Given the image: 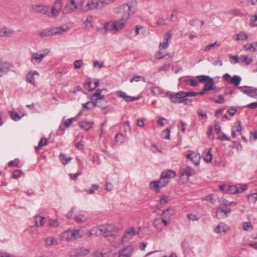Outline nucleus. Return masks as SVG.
Segmentation results:
<instances>
[{"mask_svg":"<svg viewBox=\"0 0 257 257\" xmlns=\"http://www.w3.org/2000/svg\"><path fill=\"white\" fill-rule=\"evenodd\" d=\"M72 240H75L80 238L82 237V234L81 233L80 230L74 229L71 230Z\"/></svg>","mask_w":257,"mask_h":257,"instance_id":"45","label":"nucleus"},{"mask_svg":"<svg viewBox=\"0 0 257 257\" xmlns=\"http://www.w3.org/2000/svg\"><path fill=\"white\" fill-rule=\"evenodd\" d=\"M82 105L83 108H86L87 109H93L96 107L94 101H93V98L92 97L90 100H88L85 103H82Z\"/></svg>","mask_w":257,"mask_h":257,"instance_id":"41","label":"nucleus"},{"mask_svg":"<svg viewBox=\"0 0 257 257\" xmlns=\"http://www.w3.org/2000/svg\"><path fill=\"white\" fill-rule=\"evenodd\" d=\"M93 124V122H89L85 120L81 121L79 123V126L85 131H88L90 130Z\"/></svg>","mask_w":257,"mask_h":257,"instance_id":"34","label":"nucleus"},{"mask_svg":"<svg viewBox=\"0 0 257 257\" xmlns=\"http://www.w3.org/2000/svg\"><path fill=\"white\" fill-rule=\"evenodd\" d=\"M255 45L254 44L251 45H245L244 46V49L247 51H249L251 52H254L256 49L255 48Z\"/></svg>","mask_w":257,"mask_h":257,"instance_id":"61","label":"nucleus"},{"mask_svg":"<svg viewBox=\"0 0 257 257\" xmlns=\"http://www.w3.org/2000/svg\"><path fill=\"white\" fill-rule=\"evenodd\" d=\"M229 230V227L224 222L219 223L214 229V232L220 235L225 234Z\"/></svg>","mask_w":257,"mask_h":257,"instance_id":"16","label":"nucleus"},{"mask_svg":"<svg viewBox=\"0 0 257 257\" xmlns=\"http://www.w3.org/2000/svg\"><path fill=\"white\" fill-rule=\"evenodd\" d=\"M165 49H159V50L155 54V57L157 59H163L165 56L167 55L165 54V51H164Z\"/></svg>","mask_w":257,"mask_h":257,"instance_id":"48","label":"nucleus"},{"mask_svg":"<svg viewBox=\"0 0 257 257\" xmlns=\"http://www.w3.org/2000/svg\"><path fill=\"white\" fill-rule=\"evenodd\" d=\"M107 92V90L105 89H97L92 95V98L105 99V95Z\"/></svg>","mask_w":257,"mask_h":257,"instance_id":"30","label":"nucleus"},{"mask_svg":"<svg viewBox=\"0 0 257 257\" xmlns=\"http://www.w3.org/2000/svg\"><path fill=\"white\" fill-rule=\"evenodd\" d=\"M250 25L252 27L257 26V16L254 15L250 17Z\"/></svg>","mask_w":257,"mask_h":257,"instance_id":"56","label":"nucleus"},{"mask_svg":"<svg viewBox=\"0 0 257 257\" xmlns=\"http://www.w3.org/2000/svg\"><path fill=\"white\" fill-rule=\"evenodd\" d=\"M175 211L173 209H168L163 212L162 218H165V219H167L169 222L171 216L173 215Z\"/></svg>","mask_w":257,"mask_h":257,"instance_id":"40","label":"nucleus"},{"mask_svg":"<svg viewBox=\"0 0 257 257\" xmlns=\"http://www.w3.org/2000/svg\"><path fill=\"white\" fill-rule=\"evenodd\" d=\"M80 10L86 12L92 10H98L97 0H80Z\"/></svg>","mask_w":257,"mask_h":257,"instance_id":"5","label":"nucleus"},{"mask_svg":"<svg viewBox=\"0 0 257 257\" xmlns=\"http://www.w3.org/2000/svg\"><path fill=\"white\" fill-rule=\"evenodd\" d=\"M39 73L36 71H30L27 75V79L28 81L31 84L34 85L35 84V81L34 79L35 75H39Z\"/></svg>","mask_w":257,"mask_h":257,"instance_id":"31","label":"nucleus"},{"mask_svg":"<svg viewBox=\"0 0 257 257\" xmlns=\"http://www.w3.org/2000/svg\"><path fill=\"white\" fill-rule=\"evenodd\" d=\"M168 201V198L167 197H164L161 198L158 203V207H163V205L167 203Z\"/></svg>","mask_w":257,"mask_h":257,"instance_id":"54","label":"nucleus"},{"mask_svg":"<svg viewBox=\"0 0 257 257\" xmlns=\"http://www.w3.org/2000/svg\"><path fill=\"white\" fill-rule=\"evenodd\" d=\"M83 64V62L82 60H76L74 62L73 66H74L75 69H79L82 66Z\"/></svg>","mask_w":257,"mask_h":257,"instance_id":"60","label":"nucleus"},{"mask_svg":"<svg viewBox=\"0 0 257 257\" xmlns=\"http://www.w3.org/2000/svg\"><path fill=\"white\" fill-rule=\"evenodd\" d=\"M59 239L61 241H69L72 240L71 230L65 231L59 235Z\"/></svg>","mask_w":257,"mask_h":257,"instance_id":"25","label":"nucleus"},{"mask_svg":"<svg viewBox=\"0 0 257 257\" xmlns=\"http://www.w3.org/2000/svg\"><path fill=\"white\" fill-rule=\"evenodd\" d=\"M230 213L231 210L230 209H223L222 207H219L216 209V216L218 219H223Z\"/></svg>","mask_w":257,"mask_h":257,"instance_id":"19","label":"nucleus"},{"mask_svg":"<svg viewBox=\"0 0 257 257\" xmlns=\"http://www.w3.org/2000/svg\"><path fill=\"white\" fill-rule=\"evenodd\" d=\"M212 160V156L210 149H207L204 152V160L206 163L210 162Z\"/></svg>","mask_w":257,"mask_h":257,"instance_id":"43","label":"nucleus"},{"mask_svg":"<svg viewBox=\"0 0 257 257\" xmlns=\"http://www.w3.org/2000/svg\"><path fill=\"white\" fill-rule=\"evenodd\" d=\"M49 7L41 5H34L31 10L35 13L46 15L48 13Z\"/></svg>","mask_w":257,"mask_h":257,"instance_id":"15","label":"nucleus"},{"mask_svg":"<svg viewBox=\"0 0 257 257\" xmlns=\"http://www.w3.org/2000/svg\"><path fill=\"white\" fill-rule=\"evenodd\" d=\"M139 228L135 227H131L127 229L122 238V242L124 243L129 241L133 236L138 235L139 233Z\"/></svg>","mask_w":257,"mask_h":257,"instance_id":"8","label":"nucleus"},{"mask_svg":"<svg viewBox=\"0 0 257 257\" xmlns=\"http://www.w3.org/2000/svg\"><path fill=\"white\" fill-rule=\"evenodd\" d=\"M96 106L100 107L105 102V99L93 98Z\"/></svg>","mask_w":257,"mask_h":257,"instance_id":"49","label":"nucleus"},{"mask_svg":"<svg viewBox=\"0 0 257 257\" xmlns=\"http://www.w3.org/2000/svg\"><path fill=\"white\" fill-rule=\"evenodd\" d=\"M49 50H46L43 53L42 52L33 53L31 59V62L34 65L40 63L44 58L49 54Z\"/></svg>","mask_w":257,"mask_h":257,"instance_id":"7","label":"nucleus"},{"mask_svg":"<svg viewBox=\"0 0 257 257\" xmlns=\"http://www.w3.org/2000/svg\"><path fill=\"white\" fill-rule=\"evenodd\" d=\"M176 176L175 171L171 170H168L163 171L161 175V177L166 182H167V184L170 181L171 178H174Z\"/></svg>","mask_w":257,"mask_h":257,"instance_id":"21","label":"nucleus"},{"mask_svg":"<svg viewBox=\"0 0 257 257\" xmlns=\"http://www.w3.org/2000/svg\"><path fill=\"white\" fill-rule=\"evenodd\" d=\"M90 251L87 248H80L76 252V256H83L86 255L89 253Z\"/></svg>","mask_w":257,"mask_h":257,"instance_id":"50","label":"nucleus"},{"mask_svg":"<svg viewBox=\"0 0 257 257\" xmlns=\"http://www.w3.org/2000/svg\"><path fill=\"white\" fill-rule=\"evenodd\" d=\"M152 92L155 95H158L163 93V90L159 87H153L151 88Z\"/></svg>","mask_w":257,"mask_h":257,"instance_id":"53","label":"nucleus"},{"mask_svg":"<svg viewBox=\"0 0 257 257\" xmlns=\"http://www.w3.org/2000/svg\"><path fill=\"white\" fill-rule=\"evenodd\" d=\"M247 199L250 202L255 203L257 201V193L249 195L247 197Z\"/></svg>","mask_w":257,"mask_h":257,"instance_id":"59","label":"nucleus"},{"mask_svg":"<svg viewBox=\"0 0 257 257\" xmlns=\"http://www.w3.org/2000/svg\"><path fill=\"white\" fill-rule=\"evenodd\" d=\"M167 182L164 181L161 177L159 180L152 181L150 183V187L151 189L156 192H160V189L165 187Z\"/></svg>","mask_w":257,"mask_h":257,"instance_id":"10","label":"nucleus"},{"mask_svg":"<svg viewBox=\"0 0 257 257\" xmlns=\"http://www.w3.org/2000/svg\"><path fill=\"white\" fill-rule=\"evenodd\" d=\"M116 0H97L98 10H101Z\"/></svg>","mask_w":257,"mask_h":257,"instance_id":"36","label":"nucleus"},{"mask_svg":"<svg viewBox=\"0 0 257 257\" xmlns=\"http://www.w3.org/2000/svg\"><path fill=\"white\" fill-rule=\"evenodd\" d=\"M67 29L64 28L63 27H59L52 29H47L44 30L40 33L41 37H51L56 35L62 34L66 32Z\"/></svg>","mask_w":257,"mask_h":257,"instance_id":"4","label":"nucleus"},{"mask_svg":"<svg viewBox=\"0 0 257 257\" xmlns=\"http://www.w3.org/2000/svg\"><path fill=\"white\" fill-rule=\"evenodd\" d=\"M197 78L200 82L202 83L206 82L211 78L206 75H199L197 77Z\"/></svg>","mask_w":257,"mask_h":257,"instance_id":"57","label":"nucleus"},{"mask_svg":"<svg viewBox=\"0 0 257 257\" xmlns=\"http://www.w3.org/2000/svg\"><path fill=\"white\" fill-rule=\"evenodd\" d=\"M238 192V187L235 185H228L227 193L235 194Z\"/></svg>","mask_w":257,"mask_h":257,"instance_id":"46","label":"nucleus"},{"mask_svg":"<svg viewBox=\"0 0 257 257\" xmlns=\"http://www.w3.org/2000/svg\"><path fill=\"white\" fill-rule=\"evenodd\" d=\"M62 5L59 3H55L51 12V16H57L60 13Z\"/></svg>","mask_w":257,"mask_h":257,"instance_id":"26","label":"nucleus"},{"mask_svg":"<svg viewBox=\"0 0 257 257\" xmlns=\"http://www.w3.org/2000/svg\"><path fill=\"white\" fill-rule=\"evenodd\" d=\"M241 123L238 122L237 125L233 126L232 128V137L235 138L238 135L241 134Z\"/></svg>","mask_w":257,"mask_h":257,"instance_id":"33","label":"nucleus"},{"mask_svg":"<svg viewBox=\"0 0 257 257\" xmlns=\"http://www.w3.org/2000/svg\"><path fill=\"white\" fill-rule=\"evenodd\" d=\"M168 220L165 218L156 219L154 221L155 227L159 230H162L163 228L168 224Z\"/></svg>","mask_w":257,"mask_h":257,"instance_id":"22","label":"nucleus"},{"mask_svg":"<svg viewBox=\"0 0 257 257\" xmlns=\"http://www.w3.org/2000/svg\"><path fill=\"white\" fill-rule=\"evenodd\" d=\"M242 228L244 231H251L253 229V226L250 222H245L242 224Z\"/></svg>","mask_w":257,"mask_h":257,"instance_id":"47","label":"nucleus"},{"mask_svg":"<svg viewBox=\"0 0 257 257\" xmlns=\"http://www.w3.org/2000/svg\"><path fill=\"white\" fill-rule=\"evenodd\" d=\"M173 16V14L170 16H164L157 21V24L160 26L167 25L172 20Z\"/></svg>","mask_w":257,"mask_h":257,"instance_id":"27","label":"nucleus"},{"mask_svg":"<svg viewBox=\"0 0 257 257\" xmlns=\"http://www.w3.org/2000/svg\"><path fill=\"white\" fill-rule=\"evenodd\" d=\"M172 34L170 32H167L164 36L163 41L159 45V49H166L169 47L171 42Z\"/></svg>","mask_w":257,"mask_h":257,"instance_id":"17","label":"nucleus"},{"mask_svg":"<svg viewBox=\"0 0 257 257\" xmlns=\"http://www.w3.org/2000/svg\"><path fill=\"white\" fill-rule=\"evenodd\" d=\"M170 130L167 128L164 130L161 133V137L163 139H170Z\"/></svg>","mask_w":257,"mask_h":257,"instance_id":"51","label":"nucleus"},{"mask_svg":"<svg viewBox=\"0 0 257 257\" xmlns=\"http://www.w3.org/2000/svg\"><path fill=\"white\" fill-rule=\"evenodd\" d=\"M252 61L251 57H249L246 55H242L239 58V62L243 65H248Z\"/></svg>","mask_w":257,"mask_h":257,"instance_id":"38","label":"nucleus"},{"mask_svg":"<svg viewBox=\"0 0 257 257\" xmlns=\"http://www.w3.org/2000/svg\"><path fill=\"white\" fill-rule=\"evenodd\" d=\"M45 244L47 246H50L51 245H57L58 244L57 240L55 239L54 237L52 236H48L45 238Z\"/></svg>","mask_w":257,"mask_h":257,"instance_id":"39","label":"nucleus"},{"mask_svg":"<svg viewBox=\"0 0 257 257\" xmlns=\"http://www.w3.org/2000/svg\"><path fill=\"white\" fill-rule=\"evenodd\" d=\"M75 120H76L75 117L65 120L63 119L61 124L59 126V130L61 131L65 130L66 128L68 127L71 125L73 121Z\"/></svg>","mask_w":257,"mask_h":257,"instance_id":"29","label":"nucleus"},{"mask_svg":"<svg viewBox=\"0 0 257 257\" xmlns=\"http://www.w3.org/2000/svg\"><path fill=\"white\" fill-rule=\"evenodd\" d=\"M185 157L191 161L195 166H197L199 165L200 156L199 153L192 151H189L185 154Z\"/></svg>","mask_w":257,"mask_h":257,"instance_id":"9","label":"nucleus"},{"mask_svg":"<svg viewBox=\"0 0 257 257\" xmlns=\"http://www.w3.org/2000/svg\"><path fill=\"white\" fill-rule=\"evenodd\" d=\"M140 81H143L144 82L146 81L144 77L140 76L134 77V78H133L132 79H131L130 80V82L131 83H132L134 81L139 82Z\"/></svg>","mask_w":257,"mask_h":257,"instance_id":"63","label":"nucleus"},{"mask_svg":"<svg viewBox=\"0 0 257 257\" xmlns=\"http://www.w3.org/2000/svg\"><path fill=\"white\" fill-rule=\"evenodd\" d=\"M126 23L127 21L120 18L118 20L111 21L106 23L104 28L106 31L116 33L124 29Z\"/></svg>","mask_w":257,"mask_h":257,"instance_id":"3","label":"nucleus"},{"mask_svg":"<svg viewBox=\"0 0 257 257\" xmlns=\"http://www.w3.org/2000/svg\"><path fill=\"white\" fill-rule=\"evenodd\" d=\"M99 187L95 184H94L92 186V188L90 189L85 190V192L88 194H93L95 191H96L98 189Z\"/></svg>","mask_w":257,"mask_h":257,"instance_id":"55","label":"nucleus"},{"mask_svg":"<svg viewBox=\"0 0 257 257\" xmlns=\"http://www.w3.org/2000/svg\"><path fill=\"white\" fill-rule=\"evenodd\" d=\"M137 3L136 1H131L127 4L121 5L118 9V14L121 18L127 21L130 16L133 15L137 10Z\"/></svg>","mask_w":257,"mask_h":257,"instance_id":"1","label":"nucleus"},{"mask_svg":"<svg viewBox=\"0 0 257 257\" xmlns=\"http://www.w3.org/2000/svg\"><path fill=\"white\" fill-rule=\"evenodd\" d=\"M14 34V31L6 27H3L0 29V36L1 37L8 38L11 37Z\"/></svg>","mask_w":257,"mask_h":257,"instance_id":"24","label":"nucleus"},{"mask_svg":"<svg viewBox=\"0 0 257 257\" xmlns=\"http://www.w3.org/2000/svg\"><path fill=\"white\" fill-rule=\"evenodd\" d=\"M212 100L217 103H223L224 102V99L222 95H219L217 99L213 98Z\"/></svg>","mask_w":257,"mask_h":257,"instance_id":"64","label":"nucleus"},{"mask_svg":"<svg viewBox=\"0 0 257 257\" xmlns=\"http://www.w3.org/2000/svg\"><path fill=\"white\" fill-rule=\"evenodd\" d=\"M223 78L228 83L234 85L235 86H238L241 81V78L236 75H234L231 77L229 74L225 73L223 76Z\"/></svg>","mask_w":257,"mask_h":257,"instance_id":"13","label":"nucleus"},{"mask_svg":"<svg viewBox=\"0 0 257 257\" xmlns=\"http://www.w3.org/2000/svg\"><path fill=\"white\" fill-rule=\"evenodd\" d=\"M133 252V247L132 246H128L119 251L118 257H131Z\"/></svg>","mask_w":257,"mask_h":257,"instance_id":"28","label":"nucleus"},{"mask_svg":"<svg viewBox=\"0 0 257 257\" xmlns=\"http://www.w3.org/2000/svg\"><path fill=\"white\" fill-rule=\"evenodd\" d=\"M60 162L64 165L67 164L72 160V158L67 156L65 154H60L59 156Z\"/></svg>","mask_w":257,"mask_h":257,"instance_id":"44","label":"nucleus"},{"mask_svg":"<svg viewBox=\"0 0 257 257\" xmlns=\"http://www.w3.org/2000/svg\"><path fill=\"white\" fill-rule=\"evenodd\" d=\"M239 90L248 96L257 99V89L246 86L238 87Z\"/></svg>","mask_w":257,"mask_h":257,"instance_id":"12","label":"nucleus"},{"mask_svg":"<svg viewBox=\"0 0 257 257\" xmlns=\"http://www.w3.org/2000/svg\"><path fill=\"white\" fill-rule=\"evenodd\" d=\"M110 226L109 225H102L98 226H95L92 228V231L95 235H98L108 231Z\"/></svg>","mask_w":257,"mask_h":257,"instance_id":"18","label":"nucleus"},{"mask_svg":"<svg viewBox=\"0 0 257 257\" xmlns=\"http://www.w3.org/2000/svg\"><path fill=\"white\" fill-rule=\"evenodd\" d=\"M180 173V179H185V181H188L189 177L193 174V171L191 167L186 166L181 169Z\"/></svg>","mask_w":257,"mask_h":257,"instance_id":"14","label":"nucleus"},{"mask_svg":"<svg viewBox=\"0 0 257 257\" xmlns=\"http://www.w3.org/2000/svg\"><path fill=\"white\" fill-rule=\"evenodd\" d=\"M220 46H221L220 43L218 42L217 41H216L213 43L210 44L206 46L205 47L204 51L205 52H208V51H210L211 50H212V49H214L215 48H217L219 47Z\"/></svg>","mask_w":257,"mask_h":257,"instance_id":"42","label":"nucleus"},{"mask_svg":"<svg viewBox=\"0 0 257 257\" xmlns=\"http://www.w3.org/2000/svg\"><path fill=\"white\" fill-rule=\"evenodd\" d=\"M215 84L213 82V79L211 78L207 81L204 87V90L205 91H208L214 89Z\"/></svg>","mask_w":257,"mask_h":257,"instance_id":"37","label":"nucleus"},{"mask_svg":"<svg viewBox=\"0 0 257 257\" xmlns=\"http://www.w3.org/2000/svg\"><path fill=\"white\" fill-rule=\"evenodd\" d=\"M116 95L123 98L126 102H131L138 100L139 97H132L127 95L124 92L118 91L116 92Z\"/></svg>","mask_w":257,"mask_h":257,"instance_id":"23","label":"nucleus"},{"mask_svg":"<svg viewBox=\"0 0 257 257\" xmlns=\"http://www.w3.org/2000/svg\"><path fill=\"white\" fill-rule=\"evenodd\" d=\"M47 144V140L45 138H42L41 140V141L39 142L38 146L36 147V148H35L36 151L37 152L38 151V149L40 148H41L44 146H46Z\"/></svg>","mask_w":257,"mask_h":257,"instance_id":"52","label":"nucleus"},{"mask_svg":"<svg viewBox=\"0 0 257 257\" xmlns=\"http://www.w3.org/2000/svg\"><path fill=\"white\" fill-rule=\"evenodd\" d=\"M80 0H71L70 3L64 7L63 12L65 14H69L75 10H80Z\"/></svg>","mask_w":257,"mask_h":257,"instance_id":"6","label":"nucleus"},{"mask_svg":"<svg viewBox=\"0 0 257 257\" xmlns=\"http://www.w3.org/2000/svg\"><path fill=\"white\" fill-rule=\"evenodd\" d=\"M98 84L99 80L97 79H94L93 80L86 82L84 85V87L85 90L88 91H92L96 88Z\"/></svg>","mask_w":257,"mask_h":257,"instance_id":"20","label":"nucleus"},{"mask_svg":"<svg viewBox=\"0 0 257 257\" xmlns=\"http://www.w3.org/2000/svg\"><path fill=\"white\" fill-rule=\"evenodd\" d=\"M46 223L45 217L37 215L35 216V225L38 227H42Z\"/></svg>","mask_w":257,"mask_h":257,"instance_id":"35","label":"nucleus"},{"mask_svg":"<svg viewBox=\"0 0 257 257\" xmlns=\"http://www.w3.org/2000/svg\"><path fill=\"white\" fill-rule=\"evenodd\" d=\"M49 225L50 227H56L59 225V223L56 219H50L49 221Z\"/></svg>","mask_w":257,"mask_h":257,"instance_id":"62","label":"nucleus"},{"mask_svg":"<svg viewBox=\"0 0 257 257\" xmlns=\"http://www.w3.org/2000/svg\"><path fill=\"white\" fill-rule=\"evenodd\" d=\"M197 93L194 92H184L180 91L177 93H172L168 92L166 93V96L169 98L170 101L174 103H181L186 101V97H193L196 96Z\"/></svg>","mask_w":257,"mask_h":257,"instance_id":"2","label":"nucleus"},{"mask_svg":"<svg viewBox=\"0 0 257 257\" xmlns=\"http://www.w3.org/2000/svg\"><path fill=\"white\" fill-rule=\"evenodd\" d=\"M13 65L10 62L0 59V77H3L11 70Z\"/></svg>","mask_w":257,"mask_h":257,"instance_id":"11","label":"nucleus"},{"mask_svg":"<svg viewBox=\"0 0 257 257\" xmlns=\"http://www.w3.org/2000/svg\"><path fill=\"white\" fill-rule=\"evenodd\" d=\"M10 114L12 119H13L15 121L19 120L21 118L19 115V114L16 111H11Z\"/></svg>","mask_w":257,"mask_h":257,"instance_id":"58","label":"nucleus"},{"mask_svg":"<svg viewBox=\"0 0 257 257\" xmlns=\"http://www.w3.org/2000/svg\"><path fill=\"white\" fill-rule=\"evenodd\" d=\"M247 39L248 35L244 32H239L233 36V39L236 41H244Z\"/></svg>","mask_w":257,"mask_h":257,"instance_id":"32","label":"nucleus"}]
</instances>
